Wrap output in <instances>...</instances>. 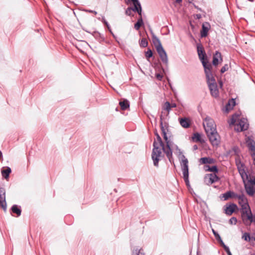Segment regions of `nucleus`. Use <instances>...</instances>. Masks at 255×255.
<instances>
[{"instance_id": "33", "label": "nucleus", "mask_w": 255, "mask_h": 255, "mask_svg": "<svg viewBox=\"0 0 255 255\" xmlns=\"http://www.w3.org/2000/svg\"><path fill=\"white\" fill-rule=\"evenodd\" d=\"M242 238L244 239L246 241H250L251 240V237H250V235L247 233H245L243 235Z\"/></svg>"}, {"instance_id": "43", "label": "nucleus", "mask_w": 255, "mask_h": 255, "mask_svg": "<svg viewBox=\"0 0 255 255\" xmlns=\"http://www.w3.org/2000/svg\"><path fill=\"white\" fill-rule=\"evenodd\" d=\"M243 194L238 195L233 192V195L232 197L237 198L239 200V197L241 196H243Z\"/></svg>"}, {"instance_id": "44", "label": "nucleus", "mask_w": 255, "mask_h": 255, "mask_svg": "<svg viewBox=\"0 0 255 255\" xmlns=\"http://www.w3.org/2000/svg\"><path fill=\"white\" fill-rule=\"evenodd\" d=\"M156 78L159 80H161L162 79V76L160 74H156Z\"/></svg>"}, {"instance_id": "47", "label": "nucleus", "mask_w": 255, "mask_h": 255, "mask_svg": "<svg viewBox=\"0 0 255 255\" xmlns=\"http://www.w3.org/2000/svg\"><path fill=\"white\" fill-rule=\"evenodd\" d=\"M227 254L228 255H232L231 253V252H230V251H229L227 252Z\"/></svg>"}, {"instance_id": "18", "label": "nucleus", "mask_w": 255, "mask_h": 255, "mask_svg": "<svg viewBox=\"0 0 255 255\" xmlns=\"http://www.w3.org/2000/svg\"><path fill=\"white\" fill-rule=\"evenodd\" d=\"M237 207V206L236 204H230V205L226 207L225 209V213L228 215H231L235 211Z\"/></svg>"}, {"instance_id": "21", "label": "nucleus", "mask_w": 255, "mask_h": 255, "mask_svg": "<svg viewBox=\"0 0 255 255\" xmlns=\"http://www.w3.org/2000/svg\"><path fill=\"white\" fill-rule=\"evenodd\" d=\"M119 105L122 110H125L129 107V102L127 100H124L123 101L120 102Z\"/></svg>"}, {"instance_id": "50", "label": "nucleus", "mask_w": 255, "mask_h": 255, "mask_svg": "<svg viewBox=\"0 0 255 255\" xmlns=\"http://www.w3.org/2000/svg\"><path fill=\"white\" fill-rule=\"evenodd\" d=\"M194 149H197V145H195V146H194Z\"/></svg>"}, {"instance_id": "10", "label": "nucleus", "mask_w": 255, "mask_h": 255, "mask_svg": "<svg viewBox=\"0 0 255 255\" xmlns=\"http://www.w3.org/2000/svg\"><path fill=\"white\" fill-rule=\"evenodd\" d=\"M197 52H198L199 58L200 60H201L203 66H204V65H208L209 63H207L205 59L206 54L205 53L203 48L202 46H201V45L197 46Z\"/></svg>"}, {"instance_id": "46", "label": "nucleus", "mask_w": 255, "mask_h": 255, "mask_svg": "<svg viewBox=\"0 0 255 255\" xmlns=\"http://www.w3.org/2000/svg\"><path fill=\"white\" fill-rule=\"evenodd\" d=\"M90 12H91V14H95V15H96V14H97V12H96V11H90Z\"/></svg>"}, {"instance_id": "1", "label": "nucleus", "mask_w": 255, "mask_h": 255, "mask_svg": "<svg viewBox=\"0 0 255 255\" xmlns=\"http://www.w3.org/2000/svg\"><path fill=\"white\" fill-rule=\"evenodd\" d=\"M160 124L161 125V129L163 134V137L166 142V147H165L164 145H153V148L152 152V159L153 161L154 165L155 166H158V162L162 157V150L165 153L169 161L171 162L173 160L172 151L176 149V151L175 153L178 155L180 161V165L181 166L183 178L186 185L189 186L188 159L182 154V152L176 145L172 143L170 141L168 140L165 130L162 127V123L161 122Z\"/></svg>"}, {"instance_id": "39", "label": "nucleus", "mask_w": 255, "mask_h": 255, "mask_svg": "<svg viewBox=\"0 0 255 255\" xmlns=\"http://www.w3.org/2000/svg\"><path fill=\"white\" fill-rule=\"evenodd\" d=\"M152 56V52L151 50L149 49L145 53V56L147 58H149Z\"/></svg>"}, {"instance_id": "6", "label": "nucleus", "mask_w": 255, "mask_h": 255, "mask_svg": "<svg viewBox=\"0 0 255 255\" xmlns=\"http://www.w3.org/2000/svg\"><path fill=\"white\" fill-rule=\"evenodd\" d=\"M156 51L159 55V57L161 61L165 64L168 63V58L167 54L163 49L161 44H159L158 46H156Z\"/></svg>"}, {"instance_id": "17", "label": "nucleus", "mask_w": 255, "mask_h": 255, "mask_svg": "<svg viewBox=\"0 0 255 255\" xmlns=\"http://www.w3.org/2000/svg\"><path fill=\"white\" fill-rule=\"evenodd\" d=\"M179 122L180 125L184 128H188L190 126V121L187 118H182L179 119Z\"/></svg>"}, {"instance_id": "14", "label": "nucleus", "mask_w": 255, "mask_h": 255, "mask_svg": "<svg viewBox=\"0 0 255 255\" xmlns=\"http://www.w3.org/2000/svg\"><path fill=\"white\" fill-rule=\"evenodd\" d=\"M248 216H249V219L248 218H245L246 219L244 218H242L243 222L245 225L246 226H250L252 222H254L255 223V216H253L252 211H251V214H248Z\"/></svg>"}, {"instance_id": "31", "label": "nucleus", "mask_w": 255, "mask_h": 255, "mask_svg": "<svg viewBox=\"0 0 255 255\" xmlns=\"http://www.w3.org/2000/svg\"><path fill=\"white\" fill-rule=\"evenodd\" d=\"M212 232L214 234V235L215 236V237L216 238V239L220 243H222L223 241L221 238V237L220 236V235L218 234L217 232H216L214 229H212Z\"/></svg>"}, {"instance_id": "12", "label": "nucleus", "mask_w": 255, "mask_h": 255, "mask_svg": "<svg viewBox=\"0 0 255 255\" xmlns=\"http://www.w3.org/2000/svg\"><path fill=\"white\" fill-rule=\"evenodd\" d=\"M238 171L242 178L244 180L245 178H248V174L245 169V167L242 164H237Z\"/></svg>"}, {"instance_id": "15", "label": "nucleus", "mask_w": 255, "mask_h": 255, "mask_svg": "<svg viewBox=\"0 0 255 255\" xmlns=\"http://www.w3.org/2000/svg\"><path fill=\"white\" fill-rule=\"evenodd\" d=\"M211 95L214 97H217L219 96V90L217 84L208 86Z\"/></svg>"}, {"instance_id": "34", "label": "nucleus", "mask_w": 255, "mask_h": 255, "mask_svg": "<svg viewBox=\"0 0 255 255\" xmlns=\"http://www.w3.org/2000/svg\"><path fill=\"white\" fill-rule=\"evenodd\" d=\"M140 44V46H142L143 47H145L146 46H147L148 43L146 39H142L141 40Z\"/></svg>"}, {"instance_id": "13", "label": "nucleus", "mask_w": 255, "mask_h": 255, "mask_svg": "<svg viewBox=\"0 0 255 255\" xmlns=\"http://www.w3.org/2000/svg\"><path fill=\"white\" fill-rule=\"evenodd\" d=\"M245 187L249 195L253 196L255 194V187L252 184L245 183Z\"/></svg>"}, {"instance_id": "2", "label": "nucleus", "mask_w": 255, "mask_h": 255, "mask_svg": "<svg viewBox=\"0 0 255 255\" xmlns=\"http://www.w3.org/2000/svg\"><path fill=\"white\" fill-rule=\"evenodd\" d=\"M239 116L234 115L231 119L230 125H235V129L237 131H241L247 129L248 128V124L247 120L243 118L238 121Z\"/></svg>"}, {"instance_id": "9", "label": "nucleus", "mask_w": 255, "mask_h": 255, "mask_svg": "<svg viewBox=\"0 0 255 255\" xmlns=\"http://www.w3.org/2000/svg\"><path fill=\"white\" fill-rule=\"evenodd\" d=\"M0 207L4 211L6 210V203L5 201V191L4 188H0Z\"/></svg>"}, {"instance_id": "22", "label": "nucleus", "mask_w": 255, "mask_h": 255, "mask_svg": "<svg viewBox=\"0 0 255 255\" xmlns=\"http://www.w3.org/2000/svg\"><path fill=\"white\" fill-rule=\"evenodd\" d=\"M200 161L202 164L213 163L214 160L210 157H202L200 159Z\"/></svg>"}, {"instance_id": "49", "label": "nucleus", "mask_w": 255, "mask_h": 255, "mask_svg": "<svg viewBox=\"0 0 255 255\" xmlns=\"http://www.w3.org/2000/svg\"><path fill=\"white\" fill-rule=\"evenodd\" d=\"M182 0H176V1L178 3L180 2Z\"/></svg>"}, {"instance_id": "7", "label": "nucleus", "mask_w": 255, "mask_h": 255, "mask_svg": "<svg viewBox=\"0 0 255 255\" xmlns=\"http://www.w3.org/2000/svg\"><path fill=\"white\" fill-rule=\"evenodd\" d=\"M218 177L215 173L207 174L204 177V182L207 185H210L217 182Z\"/></svg>"}, {"instance_id": "45", "label": "nucleus", "mask_w": 255, "mask_h": 255, "mask_svg": "<svg viewBox=\"0 0 255 255\" xmlns=\"http://www.w3.org/2000/svg\"><path fill=\"white\" fill-rule=\"evenodd\" d=\"M170 106H171V108L176 107V104L175 103H172L171 104H170Z\"/></svg>"}, {"instance_id": "4", "label": "nucleus", "mask_w": 255, "mask_h": 255, "mask_svg": "<svg viewBox=\"0 0 255 255\" xmlns=\"http://www.w3.org/2000/svg\"><path fill=\"white\" fill-rule=\"evenodd\" d=\"M203 125L206 133L217 130L214 120L209 117H207L204 119Z\"/></svg>"}, {"instance_id": "52", "label": "nucleus", "mask_w": 255, "mask_h": 255, "mask_svg": "<svg viewBox=\"0 0 255 255\" xmlns=\"http://www.w3.org/2000/svg\"><path fill=\"white\" fill-rule=\"evenodd\" d=\"M254 241H255V238L254 239Z\"/></svg>"}, {"instance_id": "40", "label": "nucleus", "mask_w": 255, "mask_h": 255, "mask_svg": "<svg viewBox=\"0 0 255 255\" xmlns=\"http://www.w3.org/2000/svg\"><path fill=\"white\" fill-rule=\"evenodd\" d=\"M194 139H196L197 141H199L200 139V135L198 133H196L194 134Z\"/></svg>"}, {"instance_id": "11", "label": "nucleus", "mask_w": 255, "mask_h": 255, "mask_svg": "<svg viewBox=\"0 0 255 255\" xmlns=\"http://www.w3.org/2000/svg\"><path fill=\"white\" fill-rule=\"evenodd\" d=\"M210 27V25L208 22L203 23L202 24V30L201 31V36L202 37H205L207 35Z\"/></svg>"}, {"instance_id": "23", "label": "nucleus", "mask_w": 255, "mask_h": 255, "mask_svg": "<svg viewBox=\"0 0 255 255\" xmlns=\"http://www.w3.org/2000/svg\"><path fill=\"white\" fill-rule=\"evenodd\" d=\"M233 195V192L229 191L222 194L220 198L224 201L227 200L229 198L232 197Z\"/></svg>"}, {"instance_id": "25", "label": "nucleus", "mask_w": 255, "mask_h": 255, "mask_svg": "<svg viewBox=\"0 0 255 255\" xmlns=\"http://www.w3.org/2000/svg\"><path fill=\"white\" fill-rule=\"evenodd\" d=\"M132 255H145L142 249L134 248L132 251Z\"/></svg>"}, {"instance_id": "41", "label": "nucleus", "mask_w": 255, "mask_h": 255, "mask_svg": "<svg viewBox=\"0 0 255 255\" xmlns=\"http://www.w3.org/2000/svg\"><path fill=\"white\" fill-rule=\"evenodd\" d=\"M220 244L224 248L226 252L230 251L229 248L225 245L223 241L222 242V243H220Z\"/></svg>"}, {"instance_id": "51", "label": "nucleus", "mask_w": 255, "mask_h": 255, "mask_svg": "<svg viewBox=\"0 0 255 255\" xmlns=\"http://www.w3.org/2000/svg\"><path fill=\"white\" fill-rule=\"evenodd\" d=\"M220 85H221V86H222V82L220 83Z\"/></svg>"}, {"instance_id": "35", "label": "nucleus", "mask_w": 255, "mask_h": 255, "mask_svg": "<svg viewBox=\"0 0 255 255\" xmlns=\"http://www.w3.org/2000/svg\"><path fill=\"white\" fill-rule=\"evenodd\" d=\"M237 222V220L235 217H232L229 220V223L231 225H236Z\"/></svg>"}, {"instance_id": "8", "label": "nucleus", "mask_w": 255, "mask_h": 255, "mask_svg": "<svg viewBox=\"0 0 255 255\" xmlns=\"http://www.w3.org/2000/svg\"><path fill=\"white\" fill-rule=\"evenodd\" d=\"M203 67L206 75L207 82L215 78L214 75L212 72V66L211 64H208L207 65H204Z\"/></svg>"}, {"instance_id": "3", "label": "nucleus", "mask_w": 255, "mask_h": 255, "mask_svg": "<svg viewBox=\"0 0 255 255\" xmlns=\"http://www.w3.org/2000/svg\"><path fill=\"white\" fill-rule=\"evenodd\" d=\"M238 203L241 207V217L242 218H248L249 216L248 214H251V208L248 203V201L246 196L243 195L239 197Z\"/></svg>"}, {"instance_id": "48", "label": "nucleus", "mask_w": 255, "mask_h": 255, "mask_svg": "<svg viewBox=\"0 0 255 255\" xmlns=\"http://www.w3.org/2000/svg\"><path fill=\"white\" fill-rule=\"evenodd\" d=\"M252 182L255 185V177L254 178V179L252 181Z\"/></svg>"}, {"instance_id": "42", "label": "nucleus", "mask_w": 255, "mask_h": 255, "mask_svg": "<svg viewBox=\"0 0 255 255\" xmlns=\"http://www.w3.org/2000/svg\"><path fill=\"white\" fill-rule=\"evenodd\" d=\"M102 21L105 23V24L107 26V27H108L109 31L111 32V30L110 29V26H109L108 22L104 18H102Z\"/></svg>"}, {"instance_id": "16", "label": "nucleus", "mask_w": 255, "mask_h": 255, "mask_svg": "<svg viewBox=\"0 0 255 255\" xmlns=\"http://www.w3.org/2000/svg\"><path fill=\"white\" fill-rule=\"evenodd\" d=\"M220 61H222L221 54L218 51H216L213 55V64L215 66L218 65Z\"/></svg>"}, {"instance_id": "32", "label": "nucleus", "mask_w": 255, "mask_h": 255, "mask_svg": "<svg viewBox=\"0 0 255 255\" xmlns=\"http://www.w3.org/2000/svg\"><path fill=\"white\" fill-rule=\"evenodd\" d=\"M153 43H154L156 48V46H158L159 44H161V42H160V41L156 37H154V38H153Z\"/></svg>"}, {"instance_id": "30", "label": "nucleus", "mask_w": 255, "mask_h": 255, "mask_svg": "<svg viewBox=\"0 0 255 255\" xmlns=\"http://www.w3.org/2000/svg\"><path fill=\"white\" fill-rule=\"evenodd\" d=\"M143 24V20L141 17L139 18L137 21L134 24V28L136 30H138L140 26Z\"/></svg>"}, {"instance_id": "38", "label": "nucleus", "mask_w": 255, "mask_h": 255, "mask_svg": "<svg viewBox=\"0 0 255 255\" xmlns=\"http://www.w3.org/2000/svg\"><path fill=\"white\" fill-rule=\"evenodd\" d=\"M133 11H136V9H135V7L134 8V9L128 8L126 10V14H128V15L132 14V13L131 12H133ZM132 15H133V14H132Z\"/></svg>"}, {"instance_id": "29", "label": "nucleus", "mask_w": 255, "mask_h": 255, "mask_svg": "<svg viewBox=\"0 0 255 255\" xmlns=\"http://www.w3.org/2000/svg\"><path fill=\"white\" fill-rule=\"evenodd\" d=\"M11 210L13 213H14L17 215L18 216H20L21 214V210L18 208L17 206L14 205L12 206L11 208Z\"/></svg>"}, {"instance_id": "28", "label": "nucleus", "mask_w": 255, "mask_h": 255, "mask_svg": "<svg viewBox=\"0 0 255 255\" xmlns=\"http://www.w3.org/2000/svg\"><path fill=\"white\" fill-rule=\"evenodd\" d=\"M163 111H166L167 113V114L169 113V112L171 110V106L170 104L168 102H166L162 108Z\"/></svg>"}, {"instance_id": "36", "label": "nucleus", "mask_w": 255, "mask_h": 255, "mask_svg": "<svg viewBox=\"0 0 255 255\" xmlns=\"http://www.w3.org/2000/svg\"><path fill=\"white\" fill-rule=\"evenodd\" d=\"M207 82V84H208V86H210V85H215V84H217V83H216V80H215V78H213L212 79H211L210 81Z\"/></svg>"}, {"instance_id": "26", "label": "nucleus", "mask_w": 255, "mask_h": 255, "mask_svg": "<svg viewBox=\"0 0 255 255\" xmlns=\"http://www.w3.org/2000/svg\"><path fill=\"white\" fill-rule=\"evenodd\" d=\"M157 139L153 142V145H164L163 142L162 141V139L158 134L157 133H155Z\"/></svg>"}, {"instance_id": "27", "label": "nucleus", "mask_w": 255, "mask_h": 255, "mask_svg": "<svg viewBox=\"0 0 255 255\" xmlns=\"http://www.w3.org/2000/svg\"><path fill=\"white\" fill-rule=\"evenodd\" d=\"M205 169L206 171L214 172V173L218 172V169L216 166H213L212 167H210L208 165H206L205 166Z\"/></svg>"}, {"instance_id": "5", "label": "nucleus", "mask_w": 255, "mask_h": 255, "mask_svg": "<svg viewBox=\"0 0 255 255\" xmlns=\"http://www.w3.org/2000/svg\"><path fill=\"white\" fill-rule=\"evenodd\" d=\"M210 141L213 146H217L220 142V138L217 130L206 133Z\"/></svg>"}, {"instance_id": "37", "label": "nucleus", "mask_w": 255, "mask_h": 255, "mask_svg": "<svg viewBox=\"0 0 255 255\" xmlns=\"http://www.w3.org/2000/svg\"><path fill=\"white\" fill-rule=\"evenodd\" d=\"M229 69V66L228 64H225L221 69V72L224 73L227 71Z\"/></svg>"}, {"instance_id": "20", "label": "nucleus", "mask_w": 255, "mask_h": 255, "mask_svg": "<svg viewBox=\"0 0 255 255\" xmlns=\"http://www.w3.org/2000/svg\"><path fill=\"white\" fill-rule=\"evenodd\" d=\"M11 172V169L9 167H6L5 169L3 168L1 170V174L2 176L6 179H8L9 177V175L10 173Z\"/></svg>"}, {"instance_id": "24", "label": "nucleus", "mask_w": 255, "mask_h": 255, "mask_svg": "<svg viewBox=\"0 0 255 255\" xmlns=\"http://www.w3.org/2000/svg\"><path fill=\"white\" fill-rule=\"evenodd\" d=\"M235 104L236 103L234 99L229 100L228 103L227 104L226 106V111H229L232 110L235 105Z\"/></svg>"}, {"instance_id": "19", "label": "nucleus", "mask_w": 255, "mask_h": 255, "mask_svg": "<svg viewBox=\"0 0 255 255\" xmlns=\"http://www.w3.org/2000/svg\"><path fill=\"white\" fill-rule=\"evenodd\" d=\"M133 3L134 7L136 10V12L139 15H141V7L138 0H131Z\"/></svg>"}]
</instances>
